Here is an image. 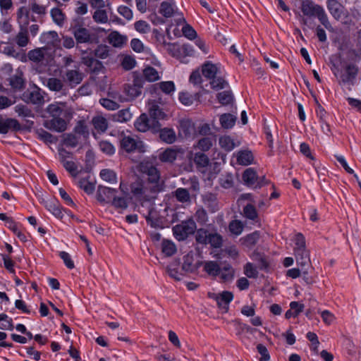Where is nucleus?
Instances as JSON below:
<instances>
[{"label": "nucleus", "mask_w": 361, "mask_h": 361, "mask_svg": "<svg viewBox=\"0 0 361 361\" xmlns=\"http://www.w3.org/2000/svg\"><path fill=\"white\" fill-rule=\"evenodd\" d=\"M49 115L44 122V127L59 133L63 132L67 128V123L73 118V109L65 102H55L47 108Z\"/></svg>", "instance_id": "obj_1"}, {"label": "nucleus", "mask_w": 361, "mask_h": 361, "mask_svg": "<svg viewBox=\"0 0 361 361\" xmlns=\"http://www.w3.org/2000/svg\"><path fill=\"white\" fill-rule=\"evenodd\" d=\"M131 192L135 195H143L145 198L153 199L156 197L157 194H153L149 188V185L146 183L144 185L142 182L137 180L130 185Z\"/></svg>", "instance_id": "obj_12"}, {"label": "nucleus", "mask_w": 361, "mask_h": 361, "mask_svg": "<svg viewBox=\"0 0 361 361\" xmlns=\"http://www.w3.org/2000/svg\"><path fill=\"white\" fill-rule=\"evenodd\" d=\"M47 51L48 47L47 46L36 48L28 51L27 57L30 61L39 63L42 62L46 59Z\"/></svg>", "instance_id": "obj_21"}, {"label": "nucleus", "mask_w": 361, "mask_h": 361, "mask_svg": "<svg viewBox=\"0 0 361 361\" xmlns=\"http://www.w3.org/2000/svg\"><path fill=\"white\" fill-rule=\"evenodd\" d=\"M94 20L99 23H106L108 22V16L105 10L102 8L97 9L92 16Z\"/></svg>", "instance_id": "obj_59"}, {"label": "nucleus", "mask_w": 361, "mask_h": 361, "mask_svg": "<svg viewBox=\"0 0 361 361\" xmlns=\"http://www.w3.org/2000/svg\"><path fill=\"white\" fill-rule=\"evenodd\" d=\"M202 264V261L196 259L193 254L189 253L183 257L182 271H185V274L187 273H195Z\"/></svg>", "instance_id": "obj_10"}, {"label": "nucleus", "mask_w": 361, "mask_h": 361, "mask_svg": "<svg viewBox=\"0 0 361 361\" xmlns=\"http://www.w3.org/2000/svg\"><path fill=\"white\" fill-rule=\"evenodd\" d=\"M200 97V93H196L195 95H191L188 92H182L179 93V100L185 106H190L194 100Z\"/></svg>", "instance_id": "obj_46"}, {"label": "nucleus", "mask_w": 361, "mask_h": 361, "mask_svg": "<svg viewBox=\"0 0 361 361\" xmlns=\"http://www.w3.org/2000/svg\"><path fill=\"white\" fill-rule=\"evenodd\" d=\"M294 243H295V246L293 247L294 252L307 249L305 236L301 233H298L295 235Z\"/></svg>", "instance_id": "obj_50"}, {"label": "nucleus", "mask_w": 361, "mask_h": 361, "mask_svg": "<svg viewBox=\"0 0 361 361\" xmlns=\"http://www.w3.org/2000/svg\"><path fill=\"white\" fill-rule=\"evenodd\" d=\"M156 159H146L136 166L137 170L147 176V183L153 194H157L164 189V180L161 179L160 171L156 167Z\"/></svg>", "instance_id": "obj_2"}, {"label": "nucleus", "mask_w": 361, "mask_h": 361, "mask_svg": "<svg viewBox=\"0 0 361 361\" xmlns=\"http://www.w3.org/2000/svg\"><path fill=\"white\" fill-rule=\"evenodd\" d=\"M243 215L247 219L257 221L258 220V214L255 209V207L251 204H248L243 208Z\"/></svg>", "instance_id": "obj_42"}, {"label": "nucleus", "mask_w": 361, "mask_h": 361, "mask_svg": "<svg viewBox=\"0 0 361 361\" xmlns=\"http://www.w3.org/2000/svg\"><path fill=\"white\" fill-rule=\"evenodd\" d=\"M243 227V223L239 220L231 221L228 225L229 231L235 235L241 234Z\"/></svg>", "instance_id": "obj_53"}, {"label": "nucleus", "mask_w": 361, "mask_h": 361, "mask_svg": "<svg viewBox=\"0 0 361 361\" xmlns=\"http://www.w3.org/2000/svg\"><path fill=\"white\" fill-rule=\"evenodd\" d=\"M100 176L102 180L109 183H116V175L112 170L102 169L100 171Z\"/></svg>", "instance_id": "obj_55"}, {"label": "nucleus", "mask_w": 361, "mask_h": 361, "mask_svg": "<svg viewBox=\"0 0 361 361\" xmlns=\"http://www.w3.org/2000/svg\"><path fill=\"white\" fill-rule=\"evenodd\" d=\"M15 41L20 47H25L28 44L30 39L28 32L25 27L20 28V30L15 37Z\"/></svg>", "instance_id": "obj_36"}, {"label": "nucleus", "mask_w": 361, "mask_h": 361, "mask_svg": "<svg viewBox=\"0 0 361 361\" xmlns=\"http://www.w3.org/2000/svg\"><path fill=\"white\" fill-rule=\"evenodd\" d=\"M84 78V74L79 66H75L73 69H67L64 74V81L71 88L75 87L81 83Z\"/></svg>", "instance_id": "obj_7"}, {"label": "nucleus", "mask_w": 361, "mask_h": 361, "mask_svg": "<svg viewBox=\"0 0 361 361\" xmlns=\"http://www.w3.org/2000/svg\"><path fill=\"white\" fill-rule=\"evenodd\" d=\"M78 185L87 194H92L94 190V185L87 178H81L78 182Z\"/></svg>", "instance_id": "obj_63"}, {"label": "nucleus", "mask_w": 361, "mask_h": 361, "mask_svg": "<svg viewBox=\"0 0 361 361\" xmlns=\"http://www.w3.org/2000/svg\"><path fill=\"white\" fill-rule=\"evenodd\" d=\"M149 115L159 122L168 119V115L156 104H152L149 107Z\"/></svg>", "instance_id": "obj_28"}, {"label": "nucleus", "mask_w": 361, "mask_h": 361, "mask_svg": "<svg viewBox=\"0 0 361 361\" xmlns=\"http://www.w3.org/2000/svg\"><path fill=\"white\" fill-rule=\"evenodd\" d=\"M161 251L166 257H171L176 252V246L169 240H163L161 243Z\"/></svg>", "instance_id": "obj_40"}, {"label": "nucleus", "mask_w": 361, "mask_h": 361, "mask_svg": "<svg viewBox=\"0 0 361 361\" xmlns=\"http://www.w3.org/2000/svg\"><path fill=\"white\" fill-rule=\"evenodd\" d=\"M173 196L176 200L182 203L189 202L190 197L189 192L185 188H179L173 192Z\"/></svg>", "instance_id": "obj_45"}, {"label": "nucleus", "mask_w": 361, "mask_h": 361, "mask_svg": "<svg viewBox=\"0 0 361 361\" xmlns=\"http://www.w3.org/2000/svg\"><path fill=\"white\" fill-rule=\"evenodd\" d=\"M181 148L169 147L159 154V159L162 162L173 163L178 157L183 155Z\"/></svg>", "instance_id": "obj_14"}, {"label": "nucleus", "mask_w": 361, "mask_h": 361, "mask_svg": "<svg viewBox=\"0 0 361 361\" xmlns=\"http://www.w3.org/2000/svg\"><path fill=\"white\" fill-rule=\"evenodd\" d=\"M116 193V189L99 185L97 187L96 197L101 203L110 202Z\"/></svg>", "instance_id": "obj_13"}, {"label": "nucleus", "mask_w": 361, "mask_h": 361, "mask_svg": "<svg viewBox=\"0 0 361 361\" xmlns=\"http://www.w3.org/2000/svg\"><path fill=\"white\" fill-rule=\"evenodd\" d=\"M108 41L114 47H122L127 42V37L117 31H112L108 36Z\"/></svg>", "instance_id": "obj_27"}, {"label": "nucleus", "mask_w": 361, "mask_h": 361, "mask_svg": "<svg viewBox=\"0 0 361 361\" xmlns=\"http://www.w3.org/2000/svg\"><path fill=\"white\" fill-rule=\"evenodd\" d=\"M209 80V84L214 90H222L227 86H228V83L223 78L218 75H213Z\"/></svg>", "instance_id": "obj_37"}, {"label": "nucleus", "mask_w": 361, "mask_h": 361, "mask_svg": "<svg viewBox=\"0 0 361 361\" xmlns=\"http://www.w3.org/2000/svg\"><path fill=\"white\" fill-rule=\"evenodd\" d=\"M0 52L3 53L8 56L13 57L16 59H20L25 58V56L18 51L15 48L14 45L8 42H1L0 44Z\"/></svg>", "instance_id": "obj_20"}, {"label": "nucleus", "mask_w": 361, "mask_h": 361, "mask_svg": "<svg viewBox=\"0 0 361 361\" xmlns=\"http://www.w3.org/2000/svg\"><path fill=\"white\" fill-rule=\"evenodd\" d=\"M297 264L302 269L311 265L310 251L306 249L294 252Z\"/></svg>", "instance_id": "obj_24"}, {"label": "nucleus", "mask_w": 361, "mask_h": 361, "mask_svg": "<svg viewBox=\"0 0 361 361\" xmlns=\"http://www.w3.org/2000/svg\"><path fill=\"white\" fill-rule=\"evenodd\" d=\"M121 146L127 152L137 151L140 153L145 152V146L142 141L137 140L131 136L124 135L121 140Z\"/></svg>", "instance_id": "obj_6"}, {"label": "nucleus", "mask_w": 361, "mask_h": 361, "mask_svg": "<svg viewBox=\"0 0 361 361\" xmlns=\"http://www.w3.org/2000/svg\"><path fill=\"white\" fill-rule=\"evenodd\" d=\"M92 123L98 132L104 133L108 128L107 120L101 116L94 117L92 120Z\"/></svg>", "instance_id": "obj_39"}, {"label": "nucleus", "mask_w": 361, "mask_h": 361, "mask_svg": "<svg viewBox=\"0 0 361 361\" xmlns=\"http://www.w3.org/2000/svg\"><path fill=\"white\" fill-rule=\"evenodd\" d=\"M219 275L224 282L231 281L235 276V270L229 264H227L221 269Z\"/></svg>", "instance_id": "obj_35"}, {"label": "nucleus", "mask_w": 361, "mask_h": 361, "mask_svg": "<svg viewBox=\"0 0 361 361\" xmlns=\"http://www.w3.org/2000/svg\"><path fill=\"white\" fill-rule=\"evenodd\" d=\"M204 173H208L207 180H204V185L212 186L213 185V179L220 171V164L217 162L209 163L208 158L204 157Z\"/></svg>", "instance_id": "obj_11"}, {"label": "nucleus", "mask_w": 361, "mask_h": 361, "mask_svg": "<svg viewBox=\"0 0 361 361\" xmlns=\"http://www.w3.org/2000/svg\"><path fill=\"white\" fill-rule=\"evenodd\" d=\"M10 85L12 86V87L17 89V90H21L24 87L25 82L23 78V73L20 72L18 74L12 76L10 78Z\"/></svg>", "instance_id": "obj_52"}, {"label": "nucleus", "mask_w": 361, "mask_h": 361, "mask_svg": "<svg viewBox=\"0 0 361 361\" xmlns=\"http://www.w3.org/2000/svg\"><path fill=\"white\" fill-rule=\"evenodd\" d=\"M219 145L225 151L230 152L239 146L240 142H235L230 136L224 135L219 138Z\"/></svg>", "instance_id": "obj_32"}, {"label": "nucleus", "mask_w": 361, "mask_h": 361, "mask_svg": "<svg viewBox=\"0 0 361 361\" xmlns=\"http://www.w3.org/2000/svg\"><path fill=\"white\" fill-rule=\"evenodd\" d=\"M327 8L332 16L338 20L346 16L345 7L336 0H328Z\"/></svg>", "instance_id": "obj_16"}, {"label": "nucleus", "mask_w": 361, "mask_h": 361, "mask_svg": "<svg viewBox=\"0 0 361 361\" xmlns=\"http://www.w3.org/2000/svg\"><path fill=\"white\" fill-rule=\"evenodd\" d=\"M203 139L198 141L197 146L195 147V152H190V159L197 165V167L201 171L203 169Z\"/></svg>", "instance_id": "obj_22"}, {"label": "nucleus", "mask_w": 361, "mask_h": 361, "mask_svg": "<svg viewBox=\"0 0 361 361\" xmlns=\"http://www.w3.org/2000/svg\"><path fill=\"white\" fill-rule=\"evenodd\" d=\"M260 238L259 231H255L250 234L247 235L243 239V244L248 247H252L256 245Z\"/></svg>", "instance_id": "obj_51"}, {"label": "nucleus", "mask_w": 361, "mask_h": 361, "mask_svg": "<svg viewBox=\"0 0 361 361\" xmlns=\"http://www.w3.org/2000/svg\"><path fill=\"white\" fill-rule=\"evenodd\" d=\"M334 75L338 78L340 84L353 85L354 80L358 74L359 68L353 63L346 65L344 71H341L337 66L334 65L333 69Z\"/></svg>", "instance_id": "obj_3"}, {"label": "nucleus", "mask_w": 361, "mask_h": 361, "mask_svg": "<svg viewBox=\"0 0 361 361\" xmlns=\"http://www.w3.org/2000/svg\"><path fill=\"white\" fill-rule=\"evenodd\" d=\"M196 230V224L193 220L183 221L173 228V235L178 240H185L188 235L192 234Z\"/></svg>", "instance_id": "obj_5"}, {"label": "nucleus", "mask_w": 361, "mask_h": 361, "mask_svg": "<svg viewBox=\"0 0 361 361\" xmlns=\"http://www.w3.org/2000/svg\"><path fill=\"white\" fill-rule=\"evenodd\" d=\"M51 15L53 20L59 25H62L64 21V14L62 11L58 8H54L51 11Z\"/></svg>", "instance_id": "obj_61"}, {"label": "nucleus", "mask_w": 361, "mask_h": 361, "mask_svg": "<svg viewBox=\"0 0 361 361\" xmlns=\"http://www.w3.org/2000/svg\"><path fill=\"white\" fill-rule=\"evenodd\" d=\"M135 128L140 132L151 131L152 133H157L162 124L151 116L148 117L146 114H141L135 122Z\"/></svg>", "instance_id": "obj_4"}, {"label": "nucleus", "mask_w": 361, "mask_h": 361, "mask_svg": "<svg viewBox=\"0 0 361 361\" xmlns=\"http://www.w3.org/2000/svg\"><path fill=\"white\" fill-rule=\"evenodd\" d=\"M219 66L211 61H204V77L210 79L213 75H217Z\"/></svg>", "instance_id": "obj_41"}, {"label": "nucleus", "mask_w": 361, "mask_h": 361, "mask_svg": "<svg viewBox=\"0 0 361 361\" xmlns=\"http://www.w3.org/2000/svg\"><path fill=\"white\" fill-rule=\"evenodd\" d=\"M237 117L231 114H223L219 117L221 126L224 129L231 128L235 123Z\"/></svg>", "instance_id": "obj_33"}, {"label": "nucleus", "mask_w": 361, "mask_h": 361, "mask_svg": "<svg viewBox=\"0 0 361 361\" xmlns=\"http://www.w3.org/2000/svg\"><path fill=\"white\" fill-rule=\"evenodd\" d=\"M237 163L240 165L247 166L253 163L254 157L251 151L240 150L237 153Z\"/></svg>", "instance_id": "obj_29"}, {"label": "nucleus", "mask_w": 361, "mask_h": 361, "mask_svg": "<svg viewBox=\"0 0 361 361\" xmlns=\"http://www.w3.org/2000/svg\"><path fill=\"white\" fill-rule=\"evenodd\" d=\"M200 71L203 73V65L195 70L190 76V82L193 85H200L202 83V75Z\"/></svg>", "instance_id": "obj_58"}, {"label": "nucleus", "mask_w": 361, "mask_h": 361, "mask_svg": "<svg viewBox=\"0 0 361 361\" xmlns=\"http://www.w3.org/2000/svg\"><path fill=\"white\" fill-rule=\"evenodd\" d=\"M206 203L212 212H214L218 209V204L216 203V197L215 195L209 193L207 195V198L204 199V204Z\"/></svg>", "instance_id": "obj_64"}, {"label": "nucleus", "mask_w": 361, "mask_h": 361, "mask_svg": "<svg viewBox=\"0 0 361 361\" xmlns=\"http://www.w3.org/2000/svg\"><path fill=\"white\" fill-rule=\"evenodd\" d=\"M223 239L221 235L217 233L207 234L204 231V244H210L214 248L221 247Z\"/></svg>", "instance_id": "obj_30"}, {"label": "nucleus", "mask_w": 361, "mask_h": 361, "mask_svg": "<svg viewBox=\"0 0 361 361\" xmlns=\"http://www.w3.org/2000/svg\"><path fill=\"white\" fill-rule=\"evenodd\" d=\"M322 7L315 4L310 0H305L301 4V11L305 16L309 17H315L322 10Z\"/></svg>", "instance_id": "obj_19"}, {"label": "nucleus", "mask_w": 361, "mask_h": 361, "mask_svg": "<svg viewBox=\"0 0 361 361\" xmlns=\"http://www.w3.org/2000/svg\"><path fill=\"white\" fill-rule=\"evenodd\" d=\"M20 126L18 121L14 118H3L0 116V133L6 134L9 130H20Z\"/></svg>", "instance_id": "obj_23"}, {"label": "nucleus", "mask_w": 361, "mask_h": 361, "mask_svg": "<svg viewBox=\"0 0 361 361\" xmlns=\"http://www.w3.org/2000/svg\"><path fill=\"white\" fill-rule=\"evenodd\" d=\"M25 96L27 97V102H29L33 104H42L44 101V97L40 94L39 90H33L32 92H26Z\"/></svg>", "instance_id": "obj_44"}, {"label": "nucleus", "mask_w": 361, "mask_h": 361, "mask_svg": "<svg viewBox=\"0 0 361 361\" xmlns=\"http://www.w3.org/2000/svg\"><path fill=\"white\" fill-rule=\"evenodd\" d=\"M109 47L105 44H99L94 51L96 57L104 59L109 56Z\"/></svg>", "instance_id": "obj_54"}, {"label": "nucleus", "mask_w": 361, "mask_h": 361, "mask_svg": "<svg viewBox=\"0 0 361 361\" xmlns=\"http://www.w3.org/2000/svg\"><path fill=\"white\" fill-rule=\"evenodd\" d=\"M204 271L213 277L219 275L221 272V267L219 264L214 261H209L204 263Z\"/></svg>", "instance_id": "obj_38"}, {"label": "nucleus", "mask_w": 361, "mask_h": 361, "mask_svg": "<svg viewBox=\"0 0 361 361\" xmlns=\"http://www.w3.org/2000/svg\"><path fill=\"white\" fill-rule=\"evenodd\" d=\"M44 84L51 92H59L65 94L67 90L64 80L58 78H49L45 80Z\"/></svg>", "instance_id": "obj_15"}, {"label": "nucleus", "mask_w": 361, "mask_h": 361, "mask_svg": "<svg viewBox=\"0 0 361 361\" xmlns=\"http://www.w3.org/2000/svg\"><path fill=\"white\" fill-rule=\"evenodd\" d=\"M158 133L160 140L167 144H172L176 140V135L173 128L161 127Z\"/></svg>", "instance_id": "obj_25"}, {"label": "nucleus", "mask_w": 361, "mask_h": 361, "mask_svg": "<svg viewBox=\"0 0 361 361\" xmlns=\"http://www.w3.org/2000/svg\"><path fill=\"white\" fill-rule=\"evenodd\" d=\"M244 274L248 278L256 279L258 276V271L253 264L247 262L244 266Z\"/></svg>", "instance_id": "obj_62"}, {"label": "nucleus", "mask_w": 361, "mask_h": 361, "mask_svg": "<svg viewBox=\"0 0 361 361\" xmlns=\"http://www.w3.org/2000/svg\"><path fill=\"white\" fill-rule=\"evenodd\" d=\"M209 297L213 298L216 300L217 305L219 308L224 310L225 312H227L229 309V303L233 298V295L230 291H223L220 294H214L208 293Z\"/></svg>", "instance_id": "obj_9"}, {"label": "nucleus", "mask_w": 361, "mask_h": 361, "mask_svg": "<svg viewBox=\"0 0 361 361\" xmlns=\"http://www.w3.org/2000/svg\"><path fill=\"white\" fill-rule=\"evenodd\" d=\"M73 34L77 43H93L97 38L93 37L89 30L85 27H75Z\"/></svg>", "instance_id": "obj_17"}, {"label": "nucleus", "mask_w": 361, "mask_h": 361, "mask_svg": "<svg viewBox=\"0 0 361 361\" xmlns=\"http://www.w3.org/2000/svg\"><path fill=\"white\" fill-rule=\"evenodd\" d=\"M107 95L108 97L113 99V101L116 102V104L128 101V99L123 96L119 92L111 89H109Z\"/></svg>", "instance_id": "obj_60"}, {"label": "nucleus", "mask_w": 361, "mask_h": 361, "mask_svg": "<svg viewBox=\"0 0 361 361\" xmlns=\"http://www.w3.org/2000/svg\"><path fill=\"white\" fill-rule=\"evenodd\" d=\"M258 176L256 171L252 168H248L243 173V180L245 183L248 186L254 188Z\"/></svg>", "instance_id": "obj_31"}, {"label": "nucleus", "mask_w": 361, "mask_h": 361, "mask_svg": "<svg viewBox=\"0 0 361 361\" xmlns=\"http://www.w3.org/2000/svg\"><path fill=\"white\" fill-rule=\"evenodd\" d=\"M40 40L42 43L45 44L47 47H55L57 46L60 42L58 33L55 31L44 32L40 37Z\"/></svg>", "instance_id": "obj_26"}, {"label": "nucleus", "mask_w": 361, "mask_h": 361, "mask_svg": "<svg viewBox=\"0 0 361 361\" xmlns=\"http://www.w3.org/2000/svg\"><path fill=\"white\" fill-rule=\"evenodd\" d=\"M149 210L145 217L148 224L152 228H161L164 226V218L159 214V212L149 204Z\"/></svg>", "instance_id": "obj_8"}, {"label": "nucleus", "mask_w": 361, "mask_h": 361, "mask_svg": "<svg viewBox=\"0 0 361 361\" xmlns=\"http://www.w3.org/2000/svg\"><path fill=\"white\" fill-rule=\"evenodd\" d=\"M165 94H170L175 91V85L172 81H166L157 83L155 85Z\"/></svg>", "instance_id": "obj_56"}, {"label": "nucleus", "mask_w": 361, "mask_h": 361, "mask_svg": "<svg viewBox=\"0 0 361 361\" xmlns=\"http://www.w3.org/2000/svg\"><path fill=\"white\" fill-rule=\"evenodd\" d=\"M78 137L73 134H63V144L67 147H75L78 145Z\"/></svg>", "instance_id": "obj_57"}, {"label": "nucleus", "mask_w": 361, "mask_h": 361, "mask_svg": "<svg viewBox=\"0 0 361 361\" xmlns=\"http://www.w3.org/2000/svg\"><path fill=\"white\" fill-rule=\"evenodd\" d=\"M46 208L52 213L56 217L61 219L63 213L60 205L54 200L47 202L45 204Z\"/></svg>", "instance_id": "obj_48"}, {"label": "nucleus", "mask_w": 361, "mask_h": 361, "mask_svg": "<svg viewBox=\"0 0 361 361\" xmlns=\"http://www.w3.org/2000/svg\"><path fill=\"white\" fill-rule=\"evenodd\" d=\"M143 75L149 82H154L160 78L158 71L151 66H147L143 70Z\"/></svg>", "instance_id": "obj_49"}, {"label": "nucleus", "mask_w": 361, "mask_h": 361, "mask_svg": "<svg viewBox=\"0 0 361 361\" xmlns=\"http://www.w3.org/2000/svg\"><path fill=\"white\" fill-rule=\"evenodd\" d=\"M217 100L222 106L233 104L234 97L231 90L223 91L216 95Z\"/></svg>", "instance_id": "obj_34"}, {"label": "nucleus", "mask_w": 361, "mask_h": 361, "mask_svg": "<svg viewBox=\"0 0 361 361\" xmlns=\"http://www.w3.org/2000/svg\"><path fill=\"white\" fill-rule=\"evenodd\" d=\"M123 91L129 99H134L139 97L142 91L140 89L136 88L131 84H126L123 87Z\"/></svg>", "instance_id": "obj_47"}, {"label": "nucleus", "mask_w": 361, "mask_h": 361, "mask_svg": "<svg viewBox=\"0 0 361 361\" xmlns=\"http://www.w3.org/2000/svg\"><path fill=\"white\" fill-rule=\"evenodd\" d=\"M180 262L178 259H175L166 267L168 274L176 281H180L185 275V271H182V266L180 267Z\"/></svg>", "instance_id": "obj_18"}, {"label": "nucleus", "mask_w": 361, "mask_h": 361, "mask_svg": "<svg viewBox=\"0 0 361 361\" xmlns=\"http://www.w3.org/2000/svg\"><path fill=\"white\" fill-rule=\"evenodd\" d=\"M194 129L193 124L190 120L183 119L180 121V133L185 137L190 136Z\"/></svg>", "instance_id": "obj_43"}]
</instances>
